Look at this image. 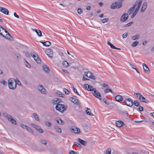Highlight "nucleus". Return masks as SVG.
<instances>
[{
    "label": "nucleus",
    "instance_id": "nucleus-1",
    "mask_svg": "<svg viewBox=\"0 0 154 154\" xmlns=\"http://www.w3.org/2000/svg\"><path fill=\"white\" fill-rule=\"evenodd\" d=\"M17 86V83L14 79H10L8 80L9 88L11 89L14 90Z\"/></svg>",
    "mask_w": 154,
    "mask_h": 154
},
{
    "label": "nucleus",
    "instance_id": "nucleus-2",
    "mask_svg": "<svg viewBox=\"0 0 154 154\" xmlns=\"http://www.w3.org/2000/svg\"><path fill=\"white\" fill-rule=\"evenodd\" d=\"M66 106L60 103L57 104L55 107L56 109L61 112H63L66 110Z\"/></svg>",
    "mask_w": 154,
    "mask_h": 154
},
{
    "label": "nucleus",
    "instance_id": "nucleus-3",
    "mask_svg": "<svg viewBox=\"0 0 154 154\" xmlns=\"http://www.w3.org/2000/svg\"><path fill=\"white\" fill-rule=\"evenodd\" d=\"M119 2H116L112 4L111 6V7L112 9L119 8L121 7L122 3L123 2L124 0H119Z\"/></svg>",
    "mask_w": 154,
    "mask_h": 154
},
{
    "label": "nucleus",
    "instance_id": "nucleus-4",
    "mask_svg": "<svg viewBox=\"0 0 154 154\" xmlns=\"http://www.w3.org/2000/svg\"><path fill=\"white\" fill-rule=\"evenodd\" d=\"M31 56L33 57L34 60L38 63H40L41 62V60L39 58L38 55L36 53H31L30 54Z\"/></svg>",
    "mask_w": 154,
    "mask_h": 154
},
{
    "label": "nucleus",
    "instance_id": "nucleus-5",
    "mask_svg": "<svg viewBox=\"0 0 154 154\" xmlns=\"http://www.w3.org/2000/svg\"><path fill=\"white\" fill-rule=\"evenodd\" d=\"M125 104L131 107L133 105V100L131 98H127L124 100Z\"/></svg>",
    "mask_w": 154,
    "mask_h": 154
},
{
    "label": "nucleus",
    "instance_id": "nucleus-6",
    "mask_svg": "<svg viewBox=\"0 0 154 154\" xmlns=\"http://www.w3.org/2000/svg\"><path fill=\"white\" fill-rule=\"evenodd\" d=\"M70 131L72 132L75 134L79 133L80 131L79 128L75 126H72L70 129Z\"/></svg>",
    "mask_w": 154,
    "mask_h": 154
},
{
    "label": "nucleus",
    "instance_id": "nucleus-7",
    "mask_svg": "<svg viewBox=\"0 0 154 154\" xmlns=\"http://www.w3.org/2000/svg\"><path fill=\"white\" fill-rule=\"evenodd\" d=\"M85 74L86 76L91 79H92L94 80H95L96 79L95 76L93 75V74L90 71L85 72Z\"/></svg>",
    "mask_w": 154,
    "mask_h": 154
},
{
    "label": "nucleus",
    "instance_id": "nucleus-8",
    "mask_svg": "<svg viewBox=\"0 0 154 154\" xmlns=\"http://www.w3.org/2000/svg\"><path fill=\"white\" fill-rule=\"evenodd\" d=\"M128 16L127 14L125 13L122 15L120 18V21L122 22H124L128 18Z\"/></svg>",
    "mask_w": 154,
    "mask_h": 154
},
{
    "label": "nucleus",
    "instance_id": "nucleus-9",
    "mask_svg": "<svg viewBox=\"0 0 154 154\" xmlns=\"http://www.w3.org/2000/svg\"><path fill=\"white\" fill-rule=\"evenodd\" d=\"M45 53L48 56L50 57H52L53 55V51L52 49L48 48L46 49Z\"/></svg>",
    "mask_w": 154,
    "mask_h": 154
},
{
    "label": "nucleus",
    "instance_id": "nucleus-10",
    "mask_svg": "<svg viewBox=\"0 0 154 154\" xmlns=\"http://www.w3.org/2000/svg\"><path fill=\"white\" fill-rule=\"evenodd\" d=\"M92 94L95 97L100 100H101L100 94L99 92H97L96 89L94 92H92Z\"/></svg>",
    "mask_w": 154,
    "mask_h": 154
},
{
    "label": "nucleus",
    "instance_id": "nucleus-11",
    "mask_svg": "<svg viewBox=\"0 0 154 154\" xmlns=\"http://www.w3.org/2000/svg\"><path fill=\"white\" fill-rule=\"evenodd\" d=\"M7 119L8 120L14 125H16V121L12 118L10 115L7 114Z\"/></svg>",
    "mask_w": 154,
    "mask_h": 154
},
{
    "label": "nucleus",
    "instance_id": "nucleus-12",
    "mask_svg": "<svg viewBox=\"0 0 154 154\" xmlns=\"http://www.w3.org/2000/svg\"><path fill=\"white\" fill-rule=\"evenodd\" d=\"M69 100L75 104H79V100L76 98L71 97L69 98Z\"/></svg>",
    "mask_w": 154,
    "mask_h": 154
},
{
    "label": "nucleus",
    "instance_id": "nucleus-13",
    "mask_svg": "<svg viewBox=\"0 0 154 154\" xmlns=\"http://www.w3.org/2000/svg\"><path fill=\"white\" fill-rule=\"evenodd\" d=\"M0 11L6 15H8L9 13L8 10L6 8L0 7Z\"/></svg>",
    "mask_w": 154,
    "mask_h": 154
},
{
    "label": "nucleus",
    "instance_id": "nucleus-14",
    "mask_svg": "<svg viewBox=\"0 0 154 154\" xmlns=\"http://www.w3.org/2000/svg\"><path fill=\"white\" fill-rule=\"evenodd\" d=\"M137 5V2L135 3L133 6L128 11V13L130 15L131 14L132 12L134 11V8Z\"/></svg>",
    "mask_w": 154,
    "mask_h": 154
},
{
    "label": "nucleus",
    "instance_id": "nucleus-15",
    "mask_svg": "<svg viewBox=\"0 0 154 154\" xmlns=\"http://www.w3.org/2000/svg\"><path fill=\"white\" fill-rule=\"evenodd\" d=\"M143 0H137L135 2V3L137 2V7L136 8V10L138 11H139L140 7L141 5Z\"/></svg>",
    "mask_w": 154,
    "mask_h": 154
},
{
    "label": "nucleus",
    "instance_id": "nucleus-16",
    "mask_svg": "<svg viewBox=\"0 0 154 154\" xmlns=\"http://www.w3.org/2000/svg\"><path fill=\"white\" fill-rule=\"evenodd\" d=\"M143 67L144 71L145 72L147 73H149L150 71L147 65L145 63H143Z\"/></svg>",
    "mask_w": 154,
    "mask_h": 154
},
{
    "label": "nucleus",
    "instance_id": "nucleus-17",
    "mask_svg": "<svg viewBox=\"0 0 154 154\" xmlns=\"http://www.w3.org/2000/svg\"><path fill=\"white\" fill-rule=\"evenodd\" d=\"M116 125L117 127H121L124 125V123L121 121H118L116 122Z\"/></svg>",
    "mask_w": 154,
    "mask_h": 154
},
{
    "label": "nucleus",
    "instance_id": "nucleus-18",
    "mask_svg": "<svg viewBox=\"0 0 154 154\" xmlns=\"http://www.w3.org/2000/svg\"><path fill=\"white\" fill-rule=\"evenodd\" d=\"M115 99L117 101L120 102L123 100V98L122 96L118 95L116 96Z\"/></svg>",
    "mask_w": 154,
    "mask_h": 154
},
{
    "label": "nucleus",
    "instance_id": "nucleus-19",
    "mask_svg": "<svg viewBox=\"0 0 154 154\" xmlns=\"http://www.w3.org/2000/svg\"><path fill=\"white\" fill-rule=\"evenodd\" d=\"M32 29V31H35L38 36L41 37L42 36V33L41 31L39 29Z\"/></svg>",
    "mask_w": 154,
    "mask_h": 154
},
{
    "label": "nucleus",
    "instance_id": "nucleus-20",
    "mask_svg": "<svg viewBox=\"0 0 154 154\" xmlns=\"http://www.w3.org/2000/svg\"><path fill=\"white\" fill-rule=\"evenodd\" d=\"M147 3L145 2L143 3V4L141 9V12L142 13L144 12L147 7Z\"/></svg>",
    "mask_w": 154,
    "mask_h": 154
},
{
    "label": "nucleus",
    "instance_id": "nucleus-21",
    "mask_svg": "<svg viewBox=\"0 0 154 154\" xmlns=\"http://www.w3.org/2000/svg\"><path fill=\"white\" fill-rule=\"evenodd\" d=\"M42 69L44 70L47 73H48L49 72V69L48 66L46 65H43L42 66Z\"/></svg>",
    "mask_w": 154,
    "mask_h": 154
},
{
    "label": "nucleus",
    "instance_id": "nucleus-22",
    "mask_svg": "<svg viewBox=\"0 0 154 154\" xmlns=\"http://www.w3.org/2000/svg\"><path fill=\"white\" fill-rule=\"evenodd\" d=\"M4 31L6 33H8L7 31L3 28L1 25H0V35L2 36L3 37H5L4 35H3L2 32H3Z\"/></svg>",
    "mask_w": 154,
    "mask_h": 154
},
{
    "label": "nucleus",
    "instance_id": "nucleus-23",
    "mask_svg": "<svg viewBox=\"0 0 154 154\" xmlns=\"http://www.w3.org/2000/svg\"><path fill=\"white\" fill-rule=\"evenodd\" d=\"M78 141L79 143L84 146L86 145L87 143L86 141L81 139L80 138H79L78 139Z\"/></svg>",
    "mask_w": 154,
    "mask_h": 154
},
{
    "label": "nucleus",
    "instance_id": "nucleus-24",
    "mask_svg": "<svg viewBox=\"0 0 154 154\" xmlns=\"http://www.w3.org/2000/svg\"><path fill=\"white\" fill-rule=\"evenodd\" d=\"M88 88L87 90L90 91H93V92L96 89L95 88H93V87L91 85H88Z\"/></svg>",
    "mask_w": 154,
    "mask_h": 154
},
{
    "label": "nucleus",
    "instance_id": "nucleus-25",
    "mask_svg": "<svg viewBox=\"0 0 154 154\" xmlns=\"http://www.w3.org/2000/svg\"><path fill=\"white\" fill-rule=\"evenodd\" d=\"M134 96H136L138 99H139L140 100H141V98L143 96L140 93H134Z\"/></svg>",
    "mask_w": 154,
    "mask_h": 154
},
{
    "label": "nucleus",
    "instance_id": "nucleus-26",
    "mask_svg": "<svg viewBox=\"0 0 154 154\" xmlns=\"http://www.w3.org/2000/svg\"><path fill=\"white\" fill-rule=\"evenodd\" d=\"M86 109H87L85 110L86 114L90 116H93V114L91 112V109L87 108Z\"/></svg>",
    "mask_w": 154,
    "mask_h": 154
},
{
    "label": "nucleus",
    "instance_id": "nucleus-27",
    "mask_svg": "<svg viewBox=\"0 0 154 154\" xmlns=\"http://www.w3.org/2000/svg\"><path fill=\"white\" fill-rule=\"evenodd\" d=\"M4 37L8 39H9L10 40H12L13 39L12 37L8 33Z\"/></svg>",
    "mask_w": 154,
    "mask_h": 154
},
{
    "label": "nucleus",
    "instance_id": "nucleus-28",
    "mask_svg": "<svg viewBox=\"0 0 154 154\" xmlns=\"http://www.w3.org/2000/svg\"><path fill=\"white\" fill-rule=\"evenodd\" d=\"M56 120L57 123L63 125L64 123V122L62 121V120L59 118H57Z\"/></svg>",
    "mask_w": 154,
    "mask_h": 154
},
{
    "label": "nucleus",
    "instance_id": "nucleus-29",
    "mask_svg": "<svg viewBox=\"0 0 154 154\" xmlns=\"http://www.w3.org/2000/svg\"><path fill=\"white\" fill-rule=\"evenodd\" d=\"M33 116L35 119L37 121H39V119L38 116L35 113H34L33 114Z\"/></svg>",
    "mask_w": 154,
    "mask_h": 154
},
{
    "label": "nucleus",
    "instance_id": "nucleus-30",
    "mask_svg": "<svg viewBox=\"0 0 154 154\" xmlns=\"http://www.w3.org/2000/svg\"><path fill=\"white\" fill-rule=\"evenodd\" d=\"M54 129L58 132L61 133L62 131L61 129L58 126H55L54 127Z\"/></svg>",
    "mask_w": 154,
    "mask_h": 154
},
{
    "label": "nucleus",
    "instance_id": "nucleus-31",
    "mask_svg": "<svg viewBox=\"0 0 154 154\" xmlns=\"http://www.w3.org/2000/svg\"><path fill=\"white\" fill-rule=\"evenodd\" d=\"M141 101L145 102L146 103H147L149 102L148 100L146 99L143 96L141 98V100H140Z\"/></svg>",
    "mask_w": 154,
    "mask_h": 154
},
{
    "label": "nucleus",
    "instance_id": "nucleus-32",
    "mask_svg": "<svg viewBox=\"0 0 154 154\" xmlns=\"http://www.w3.org/2000/svg\"><path fill=\"white\" fill-rule=\"evenodd\" d=\"M63 66L64 67H66L69 66V63L66 61H63L62 63Z\"/></svg>",
    "mask_w": 154,
    "mask_h": 154
},
{
    "label": "nucleus",
    "instance_id": "nucleus-33",
    "mask_svg": "<svg viewBox=\"0 0 154 154\" xmlns=\"http://www.w3.org/2000/svg\"><path fill=\"white\" fill-rule=\"evenodd\" d=\"M35 129L39 132L41 133H43V131L42 130V129L40 127L38 126V128L37 127V128H36Z\"/></svg>",
    "mask_w": 154,
    "mask_h": 154
},
{
    "label": "nucleus",
    "instance_id": "nucleus-34",
    "mask_svg": "<svg viewBox=\"0 0 154 154\" xmlns=\"http://www.w3.org/2000/svg\"><path fill=\"white\" fill-rule=\"evenodd\" d=\"M139 43V42L137 41H135L133 42L131 44V46L133 47H134L137 46Z\"/></svg>",
    "mask_w": 154,
    "mask_h": 154
},
{
    "label": "nucleus",
    "instance_id": "nucleus-35",
    "mask_svg": "<svg viewBox=\"0 0 154 154\" xmlns=\"http://www.w3.org/2000/svg\"><path fill=\"white\" fill-rule=\"evenodd\" d=\"M133 104H134L135 106L137 107L140 105L139 102L137 100H134V102H133Z\"/></svg>",
    "mask_w": 154,
    "mask_h": 154
},
{
    "label": "nucleus",
    "instance_id": "nucleus-36",
    "mask_svg": "<svg viewBox=\"0 0 154 154\" xmlns=\"http://www.w3.org/2000/svg\"><path fill=\"white\" fill-rule=\"evenodd\" d=\"M53 103L54 104H56L59 102V99L57 98H55L53 100Z\"/></svg>",
    "mask_w": 154,
    "mask_h": 154
},
{
    "label": "nucleus",
    "instance_id": "nucleus-37",
    "mask_svg": "<svg viewBox=\"0 0 154 154\" xmlns=\"http://www.w3.org/2000/svg\"><path fill=\"white\" fill-rule=\"evenodd\" d=\"M139 37V35H136L133 36L131 38L133 40H134L136 39H137Z\"/></svg>",
    "mask_w": 154,
    "mask_h": 154
},
{
    "label": "nucleus",
    "instance_id": "nucleus-38",
    "mask_svg": "<svg viewBox=\"0 0 154 154\" xmlns=\"http://www.w3.org/2000/svg\"><path fill=\"white\" fill-rule=\"evenodd\" d=\"M74 145L77 146L79 148H81L82 147L81 145L77 142H74Z\"/></svg>",
    "mask_w": 154,
    "mask_h": 154
},
{
    "label": "nucleus",
    "instance_id": "nucleus-39",
    "mask_svg": "<svg viewBox=\"0 0 154 154\" xmlns=\"http://www.w3.org/2000/svg\"><path fill=\"white\" fill-rule=\"evenodd\" d=\"M63 91L64 92L65 94H68L69 93V91L68 90L65 88H63Z\"/></svg>",
    "mask_w": 154,
    "mask_h": 154
},
{
    "label": "nucleus",
    "instance_id": "nucleus-40",
    "mask_svg": "<svg viewBox=\"0 0 154 154\" xmlns=\"http://www.w3.org/2000/svg\"><path fill=\"white\" fill-rule=\"evenodd\" d=\"M20 126L22 128L26 130L28 127V126L27 125L23 124H20Z\"/></svg>",
    "mask_w": 154,
    "mask_h": 154
},
{
    "label": "nucleus",
    "instance_id": "nucleus-41",
    "mask_svg": "<svg viewBox=\"0 0 154 154\" xmlns=\"http://www.w3.org/2000/svg\"><path fill=\"white\" fill-rule=\"evenodd\" d=\"M111 150L110 148L108 149L106 152V154H111Z\"/></svg>",
    "mask_w": 154,
    "mask_h": 154
},
{
    "label": "nucleus",
    "instance_id": "nucleus-42",
    "mask_svg": "<svg viewBox=\"0 0 154 154\" xmlns=\"http://www.w3.org/2000/svg\"><path fill=\"white\" fill-rule=\"evenodd\" d=\"M41 142L42 144L44 145H46L47 144L46 141L44 139H41Z\"/></svg>",
    "mask_w": 154,
    "mask_h": 154
},
{
    "label": "nucleus",
    "instance_id": "nucleus-43",
    "mask_svg": "<svg viewBox=\"0 0 154 154\" xmlns=\"http://www.w3.org/2000/svg\"><path fill=\"white\" fill-rule=\"evenodd\" d=\"M45 46L48 47L50 45L51 43L50 42L47 41L45 42Z\"/></svg>",
    "mask_w": 154,
    "mask_h": 154
},
{
    "label": "nucleus",
    "instance_id": "nucleus-44",
    "mask_svg": "<svg viewBox=\"0 0 154 154\" xmlns=\"http://www.w3.org/2000/svg\"><path fill=\"white\" fill-rule=\"evenodd\" d=\"M104 92L106 93L109 92H110L112 93V91L111 89L109 88L106 89L105 90Z\"/></svg>",
    "mask_w": 154,
    "mask_h": 154
},
{
    "label": "nucleus",
    "instance_id": "nucleus-45",
    "mask_svg": "<svg viewBox=\"0 0 154 154\" xmlns=\"http://www.w3.org/2000/svg\"><path fill=\"white\" fill-rule=\"evenodd\" d=\"M133 23V22H131L128 23H127L126 24H125L124 25L123 27H126L127 26H129L131 25L132 23Z\"/></svg>",
    "mask_w": 154,
    "mask_h": 154
},
{
    "label": "nucleus",
    "instance_id": "nucleus-46",
    "mask_svg": "<svg viewBox=\"0 0 154 154\" xmlns=\"http://www.w3.org/2000/svg\"><path fill=\"white\" fill-rule=\"evenodd\" d=\"M26 130L29 133H33V131L30 128L28 127L26 129Z\"/></svg>",
    "mask_w": 154,
    "mask_h": 154
},
{
    "label": "nucleus",
    "instance_id": "nucleus-47",
    "mask_svg": "<svg viewBox=\"0 0 154 154\" xmlns=\"http://www.w3.org/2000/svg\"><path fill=\"white\" fill-rule=\"evenodd\" d=\"M109 20V19L107 18L103 19L101 20V22L103 23H105L107 22Z\"/></svg>",
    "mask_w": 154,
    "mask_h": 154
},
{
    "label": "nucleus",
    "instance_id": "nucleus-48",
    "mask_svg": "<svg viewBox=\"0 0 154 154\" xmlns=\"http://www.w3.org/2000/svg\"><path fill=\"white\" fill-rule=\"evenodd\" d=\"M78 13L80 14H81L83 12L82 9L81 8H79L78 9Z\"/></svg>",
    "mask_w": 154,
    "mask_h": 154
},
{
    "label": "nucleus",
    "instance_id": "nucleus-49",
    "mask_svg": "<svg viewBox=\"0 0 154 154\" xmlns=\"http://www.w3.org/2000/svg\"><path fill=\"white\" fill-rule=\"evenodd\" d=\"M45 124L48 127H50L51 125V123L48 121H46L45 122Z\"/></svg>",
    "mask_w": 154,
    "mask_h": 154
},
{
    "label": "nucleus",
    "instance_id": "nucleus-50",
    "mask_svg": "<svg viewBox=\"0 0 154 154\" xmlns=\"http://www.w3.org/2000/svg\"><path fill=\"white\" fill-rule=\"evenodd\" d=\"M69 154H79L78 152H75L71 150L69 153Z\"/></svg>",
    "mask_w": 154,
    "mask_h": 154
},
{
    "label": "nucleus",
    "instance_id": "nucleus-51",
    "mask_svg": "<svg viewBox=\"0 0 154 154\" xmlns=\"http://www.w3.org/2000/svg\"><path fill=\"white\" fill-rule=\"evenodd\" d=\"M0 82L1 84L4 85H6L7 84L6 82L4 80H2V81H1Z\"/></svg>",
    "mask_w": 154,
    "mask_h": 154
},
{
    "label": "nucleus",
    "instance_id": "nucleus-52",
    "mask_svg": "<svg viewBox=\"0 0 154 154\" xmlns=\"http://www.w3.org/2000/svg\"><path fill=\"white\" fill-rule=\"evenodd\" d=\"M25 64L26 66H27V67L29 68H30L31 66L30 65V64L27 62L25 61Z\"/></svg>",
    "mask_w": 154,
    "mask_h": 154
},
{
    "label": "nucleus",
    "instance_id": "nucleus-53",
    "mask_svg": "<svg viewBox=\"0 0 154 154\" xmlns=\"http://www.w3.org/2000/svg\"><path fill=\"white\" fill-rule=\"evenodd\" d=\"M128 33L127 32H125L122 35V37L123 38H126L128 35Z\"/></svg>",
    "mask_w": 154,
    "mask_h": 154
},
{
    "label": "nucleus",
    "instance_id": "nucleus-54",
    "mask_svg": "<svg viewBox=\"0 0 154 154\" xmlns=\"http://www.w3.org/2000/svg\"><path fill=\"white\" fill-rule=\"evenodd\" d=\"M103 101L104 103L107 105H109V102L107 101L106 99L105 98H103Z\"/></svg>",
    "mask_w": 154,
    "mask_h": 154
},
{
    "label": "nucleus",
    "instance_id": "nucleus-55",
    "mask_svg": "<svg viewBox=\"0 0 154 154\" xmlns=\"http://www.w3.org/2000/svg\"><path fill=\"white\" fill-rule=\"evenodd\" d=\"M57 94L58 96L60 97H63V95H64V94H62L60 92H58L57 93Z\"/></svg>",
    "mask_w": 154,
    "mask_h": 154
},
{
    "label": "nucleus",
    "instance_id": "nucleus-56",
    "mask_svg": "<svg viewBox=\"0 0 154 154\" xmlns=\"http://www.w3.org/2000/svg\"><path fill=\"white\" fill-rule=\"evenodd\" d=\"M41 92L42 94H45L46 93V90L45 89L43 88L41 90Z\"/></svg>",
    "mask_w": 154,
    "mask_h": 154
},
{
    "label": "nucleus",
    "instance_id": "nucleus-57",
    "mask_svg": "<svg viewBox=\"0 0 154 154\" xmlns=\"http://www.w3.org/2000/svg\"><path fill=\"white\" fill-rule=\"evenodd\" d=\"M31 125L33 127H34V128H37V127L38 128V126L35 124L31 123Z\"/></svg>",
    "mask_w": 154,
    "mask_h": 154
},
{
    "label": "nucleus",
    "instance_id": "nucleus-58",
    "mask_svg": "<svg viewBox=\"0 0 154 154\" xmlns=\"http://www.w3.org/2000/svg\"><path fill=\"white\" fill-rule=\"evenodd\" d=\"M43 87L42 86V85H39L38 87V90L41 91V90H42V88H43Z\"/></svg>",
    "mask_w": 154,
    "mask_h": 154
},
{
    "label": "nucleus",
    "instance_id": "nucleus-59",
    "mask_svg": "<svg viewBox=\"0 0 154 154\" xmlns=\"http://www.w3.org/2000/svg\"><path fill=\"white\" fill-rule=\"evenodd\" d=\"M138 109L140 112L143 111V108L142 106H139Z\"/></svg>",
    "mask_w": 154,
    "mask_h": 154
},
{
    "label": "nucleus",
    "instance_id": "nucleus-60",
    "mask_svg": "<svg viewBox=\"0 0 154 154\" xmlns=\"http://www.w3.org/2000/svg\"><path fill=\"white\" fill-rule=\"evenodd\" d=\"M73 90L74 91L75 93H76L78 95H79V96L80 95L79 94V93L78 92L76 89L74 88Z\"/></svg>",
    "mask_w": 154,
    "mask_h": 154
},
{
    "label": "nucleus",
    "instance_id": "nucleus-61",
    "mask_svg": "<svg viewBox=\"0 0 154 154\" xmlns=\"http://www.w3.org/2000/svg\"><path fill=\"white\" fill-rule=\"evenodd\" d=\"M14 16L15 17H16V18H19V16L16 13L14 12Z\"/></svg>",
    "mask_w": 154,
    "mask_h": 154
},
{
    "label": "nucleus",
    "instance_id": "nucleus-62",
    "mask_svg": "<svg viewBox=\"0 0 154 154\" xmlns=\"http://www.w3.org/2000/svg\"><path fill=\"white\" fill-rule=\"evenodd\" d=\"M25 55L26 56L28 57H30V54H29V53L28 52H26L25 53Z\"/></svg>",
    "mask_w": 154,
    "mask_h": 154
},
{
    "label": "nucleus",
    "instance_id": "nucleus-63",
    "mask_svg": "<svg viewBox=\"0 0 154 154\" xmlns=\"http://www.w3.org/2000/svg\"><path fill=\"white\" fill-rule=\"evenodd\" d=\"M129 65L131 66L132 68L133 69H135V67H135V66H134V65H132V64H131V63H129Z\"/></svg>",
    "mask_w": 154,
    "mask_h": 154
},
{
    "label": "nucleus",
    "instance_id": "nucleus-64",
    "mask_svg": "<svg viewBox=\"0 0 154 154\" xmlns=\"http://www.w3.org/2000/svg\"><path fill=\"white\" fill-rule=\"evenodd\" d=\"M103 87L104 88H108V86L106 84H104L103 85Z\"/></svg>",
    "mask_w": 154,
    "mask_h": 154
}]
</instances>
